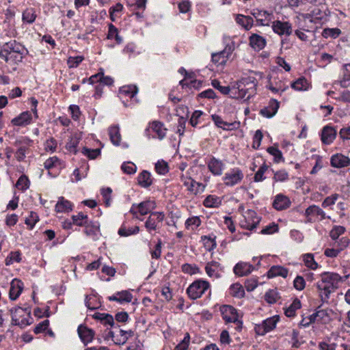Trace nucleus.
<instances>
[{
  "label": "nucleus",
  "instance_id": "nucleus-1",
  "mask_svg": "<svg viewBox=\"0 0 350 350\" xmlns=\"http://www.w3.org/2000/svg\"><path fill=\"white\" fill-rule=\"evenodd\" d=\"M321 280L316 284L319 297L323 303H327L329 295L339 288V284L346 281L349 275L343 277L337 273L323 272L321 274Z\"/></svg>",
  "mask_w": 350,
  "mask_h": 350
},
{
  "label": "nucleus",
  "instance_id": "nucleus-2",
  "mask_svg": "<svg viewBox=\"0 0 350 350\" xmlns=\"http://www.w3.org/2000/svg\"><path fill=\"white\" fill-rule=\"evenodd\" d=\"M25 50L24 46L16 40L5 43L0 51V57L5 62H8L9 57L14 53L23 54Z\"/></svg>",
  "mask_w": 350,
  "mask_h": 350
},
{
  "label": "nucleus",
  "instance_id": "nucleus-3",
  "mask_svg": "<svg viewBox=\"0 0 350 350\" xmlns=\"http://www.w3.org/2000/svg\"><path fill=\"white\" fill-rule=\"evenodd\" d=\"M210 287L207 281L203 280H197L193 282L187 289V293L192 299L200 298Z\"/></svg>",
  "mask_w": 350,
  "mask_h": 350
},
{
  "label": "nucleus",
  "instance_id": "nucleus-4",
  "mask_svg": "<svg viewBox=\"0 0 350 350\" xmlns=\"http://www.w3.org/2000/svg\"><path fill=\"white\" fill-rule=\"evenodd\" d=\"M257 85L256 79L254 77H248L243 78L238 84V89L240 94H242L244 97L246 94H248L247 99L250 98L252 94L256 92V87Z\"/></svg>",
  "mask_w": 350,
  "mask_h": 350
},
{
  "label": "nucleus",
  "instance_id": "nucleus-5",
  "mask_svg": "<svg viewBox=\"0 0 350 350\" xmlns=\"http://www.w3.org/2000/svg\"><path fill=\"white\" fill-rule=\"evenodd\" d=\"M220 311L224 320L227 323L232 322L237 323L239 325V327H242V321L239 320L237 310L234 307L228 305H224L220 308Z\"/></svg>",
  "mask_w": 350,
  "mask_h": 350
},
{
  "label": "nucleus",
  "instance_id": "nucleus-6",
  "mask_svg": "<svg viewBox=\"0 0 350 350\" xmlns=\"http://www.w3.org/2000/svg\"><path fill=\"white\" fill-rule=\"evenodd\" d=\"M243 178V174L241 170L238 168L232 169L230 172L225 174L224 178L225 184L228 186H233L239 183Z\"/></svg>",
  "mask_w": 350,
  "mask_h": 350
},
{
  "label": "nucleus",
  "instance_id": "nucleus-7",
  "mask_svg": "<svg viewBox=\"0 0 350 350\" xmlns=\"http://www.w3.org/2000/svg\"><path fill=\"white\" fill-rule=\"evenodd\" d=\"M271 27L273 31L280 36H289L292 33V26L288 22L275 21L273 22Z\"/></svg>",
  "mask_w": 350,
  "mask_h": 350
},
{
  "label": "nucleus",
  "instance_id": "nucleus-8",
  "mask_svg": "<svg viewBox=\"0 0 350 350\" xmlns=\"http://www.w3.org/2000/svg\"><path fill=\"white\" fill-rule=\"evenodd\" d=\"M251 14L256 19V22L262 26H269V22L271 19V14L265 10L254 9Z\"/></svg>",
  "mask_w": 350,
  "mask_h": 350
},
{
  "label": "nucleus",
  "instance_id": "nucleus-9",
  "mask_svg": "<svg viewBox=\"0 0 350 350\" xmlns=\"http://www.w3.org/2000/svg\"><path fill=\"white\" fill-rule=\"evenodd\" d=\"M164 215L160 212H153L148 217L145 222V227L148 230L157 229V221L161 222L163 220Z\"/></svg>",
  "mask_w": 350,
  "mask_h": 350
},
{
  "label": "nucleus",
  "instance_id": "nucleus-10",
  "mask_svg": "<svg viewBox=\"0 0 350 350\" xmlns=\"http://www.w3.org/2000/svg\"><path fill=\"white\" fill-rule=\"evenodd\" d=\"M23 289V283L18 280L14 279L10 284V288L9 291V297L11 300H16Z\"/></svg>",
  "mask_w": 350,
  "mask_h": 350
},
{
  "label": "nucleus",
  "instance_id": "nucleus-11",
  "mask_svg": "<svg viewBox=\"0 0 350 350\" xmlns=\"http://www.w3.org/2000/svg\"><path fill=\"white\" fill-rule=\"evenodd\" d=\"M279 107L280 103L275 99H271L267 107L260 109V113L264 117L268 118H272L277 113Z\"/></svg>",
  "mask_w": 350,
  "mask_h": 350
},
{
  "label": "nucleus",
  "instance_id": "nucleus-12",
  "mask_svg": "<svg viewBox=\"0 0 350 350\" xmlns=\"http://www.w3.org/2000/svg\"><path fill=\"white\" fill-rule=\"evenodd\" d=\"M77 332L81 340L85 345L91 342L94 336V330L82 325L78 327Z\"/></svg>",
  "mask_w": 350,
  "mask_h": 350
},
{
  "label": "nucleus",
  "instance_id": "nucleus-13",
  "mask_svg": "<svg viewBox=\"0 0 350 350\" xmlns=\"http://www.w3.org/2000/svg\"><path fill=\"white\" fill-rule=\"evenodd\" d=\"M336 137V131L329 126L323 127L321 132V141L325 144H331Z\"/></svg>",
  "mask_w": 350,
  "mask_h": 350
},
{
  "label": "nucleus",
  "instance_id": "nucleus-14",
  "mask_svg": "<svg viewBox=\"0 0 350 350\" xmlns=\"http://www.w3.org/2000/svg\"><path fill=\"white\" fill-rule=\"evenodd\" d=\"M290 204L291 201L288 198L282 194L277 195L273 202V207L278 211L288 208Z\"/></svg>",
  "mask_w": 350,
  "mask_h": 350
},
{
  "label": "nucleus",
  "instance_id": "nucleus-15",
  "mask_svg": "<svg viewBox=\"0 0 350 350\" xmlns=\"http://www.w3.org/2000/svg\"><path fill=\"white\" fill-rule=\"evenodd\" d=\"M350 159L342 154H336L331 157V165L334 167H343L349 165Z\"/></svg>",
  "mask_w": 350,
  "mask_h": 350
},
{
  "label": "nucleus",
  "instance_id": "nucleus-16",
  "mask_svg": "<svg viewBox=\"0 0 350 350\" xmlns=\"http://www.w3.org/2000/svg\"><path fill=\"white\" fill-rule=\"evenodd\" d=\"M253 265L243 262H238L234 267V273L239 276L250 274L254 270Z\"/></svg>",
  "mask_w": 350,
  "mask_h": 350
},
{
  "label": "nucleus",
  "instance_id": "nucleus-17",
  "mask_svg": "<svg viewBox=\"0 0 350 350\" xmlns=\"http://www.w3.org/2000/svg\"><path fill=\"white\" fill-rule=\"evenodd\" d=\"M249 39L250 46L254 49L261 50L266 45V40L256 33H252Z\"/></svg>",
  "mask_w": 350,
  "mask_h": 350
},
{
  "label": "nucleus",
  "instance_id": "nucleus-18",
  "mask_svg": "<svg viewBox=\"0 0 350 350\" xmlns=\"http://www.w3.org/2000/svg\"><path fill=\"white\" fill-rule=\"evenodd\" d=\"M31 120V114L29 111H24L18 116L12 120V123L16 126H24L29 124Z\"/></svg>",
  "mask_w": 350,
  "mask_h": 350
},
{
  "label": "nucleus",
  "instance_id": "nucleus-19",
  "mask_svg": "<svg viewBox=\"0 0 350 350\" xmlns=\"http://www.w3.org/2000/svg\"><path fill=\"white\" fill-rule=\"evenodd\" d=\"M288 273V270L286 268L279 265H274L268 271L267 277L271 278L276 276H282L285 278L287 277Z\"/></svg>",
  "mask_w": 350,
  "mask_h": 350
},
{
  "label": "nucleus",
  "instance_id": "nucleus-20",
  "mask_svg": "<svg viewBox=\"0 0 350 350\" xmlns=\"http://www.w3.org/2000/svg\"><path fill=\"white\" fill-rule=\"evenodd\" d=\"M208 167L209 170L214 175H221L224 167V163L221 161L213 157L210 160Z\"/></svg>",
  "mask_w": 350,
  "mask_h": 350
},
{
  "label": "nucleus",
  "instance_id": "nucleus-21",
  "mask_svg": "<svg viewBox=\"0 0 350 350\" xmlns=\"http://www.w3.org/2000/svg\"><path fill=\"white\" fill-rule=\"evenodd\" d=\"M236 22L241 25L245 30H250L254 25V20L252 16H244L243 14L237 15Z\"/></svg>",
  "mask_w": 350,
  "mask_h": 350
},
{
  "label": "nucleus",
  "instance_id": "nucleus-22",
  "mask_svg": "<svg viewBox=\"0 0 350 350\" xmlns=\"http://www.w3.org/2000/svg\"><path fill=\"white\" fill-rule=\"evenodd\" d=\"M137 181L138 184L142 187L147 188L150 187L152 183L150 173L146 170H143L138 175Z\"/></svg>",
  "mask_w": 350,
  "mask_h": 350
},
{
  "label": "nucleus",
  "instance_id": "nucleus-23",
  "mask_svg": "<svg viewBox=\"0 0 350 350\" xmlns=\"http://www.w3.org/2000/svg\"><path fill=\"white\" fill-rule=\"evenodd\" d=\"M212 120L214 122L215 124L219 127L221 128L224 130H232L234 128L236 122L229 123L225 122L222 120V118L216 114H213L211 116Z\"/></svg>",
  "mask_w": 350,
  "mask_h": 350
},
{
  "label": "nucleus",
  "instance_id": "nucleus-24",
  "mask_svg": "<svg viewBox=\"0 0 350 350\" xmlns=\"http://www.w3.org/2000/svg\"><path fill=\"white\" fill-rule=\"evenodd\" d=\"M86 221L87 224L83 226H85L84 232L88 236H96L99 231V224L96 221H90L89 219Z\"/></svg>",
  "mask_w": 350,
  "mask_h": 350
},
{
  "label": "nucleus",
  "instance_id": "nucleus-25",
  "mask_svg": "<svg viewBox=\"0 0 350 350\" xmlns=\"http://www.w3.org/2000/svg\"><path fill=\"white\" fill-rule=\"evenodd\" d=\"M156 207V204L154 201L147 200L139 203L137 205L139 213L142 215H145L148 213L151 210Z\"/></svg>",
  "mask_w": 350,
  "mask_h": 350
},
{
  "label": "nucleus",
  "instance_id": "nucleus-26",
  "mask_svg": "<svg viewBox=\"0 0 350 350\" xmlns=\"http://www.w3.org/2000/svg\"><path fill=\"white\" fill-rule=\"evenodd\" d=\"M305 215L308 217V221H311V219L309 217L310 215H320L321 219H323L325 218V212L316 205H311L308 208H306Z\"/></svg>",
  "mask_w": 350,
  "mask_h": 350
},
{
  "label": "nucleus",
  "instance_id": "nucleus-27",
  "mask_svg": "<svg viewBox=\"0 0 350 350\" xmlns=\"http://www.w3.org/2000/svg\"><path fill=\"white\" fill-rule=\"evenodd\" d=\"M109 135L111 142L115 146H119L121 141V135L120 133L119 127L113 126L109 129Z\"/></svg>",
  "mask_w": 350,
  "mask_h": 350
},
{
  "label": "nucleus",
  "instance_id": "nucleus-28",
  "mask_svg": "<svg viewBox=\"0 0 350 350\" xmlns=\"http://www.w3.org/2000/svg\"><path fill=\"white\" fill-rule=\"evenodd\" d=\"M26 312V313L28 314V315H30L31 310L29 308H23L21 307H16L12 308L10 310V312L12 315V324L14 325H18L20 326V321H18V318L17 317L18 312Z\"/></svg>",
  "mask_w": 350,
  "mask_h": 350
},
{
  "label": "nucleus",
  "instance_id": "nucleus-29",
  "mask_svg": "<svg viewBox=\"0 0 350 350\" xmlns=\"http://www.w3.org/2000/svg\"><path fill=\"white\" fill-rule=\"evenodd\" d=\"M57 212H66L72 210V204L70 202L65 200L64 197L59 198V200L55 206Z\"/></svg>",
  "mask_w": 350,
  "mask_h": 350
},
{
  "label": "nucleus",
  "instance_id": "nucleus-30",
  "mask_svg": "<svg viewBox=\"0 0 350 350\" xmlns=\"http://www.w3.org/2000/svg\"><path fill=\"white\" fill-rule=\"evenodd\" d=\"M301 306V301L299 299L295 298L293 303L285 310V315L288 317H293L295 315V311Z\"/></svg>",
  "mask_w": 350,
  "mask_h": 350
},
{
  "label": "nucleus",
  "instance_id": "nucleus-31",
  "mask_svg": "<svg viewBox=\"0 0 350 350\" xmlns=\"http://www.w3.org/2000/svg\"><path fill=\"white\" fill-rule=\"evenodd\" d=\"M154 132L157 134L158 138L162 139L165 136L166 129L163 127V124L159 121H154L151 126Z\"/></svg>",
  "mask_w": 350,
  "mask_h": 350
},
{
  "label": "nucleus",
  "instance_id": "nucleus-32",
  "mask_svg": "<svg viewBox=\"0 0 350 350\" xmlns=\"http://www.w3.org/2000/svg\"><path fill=\"white\" fill-rule=\"evenodd\" d=\"M120 94L133 98L137 93V88L135 85L123 86L120 88Z\"/></svg>",
  "mask_w": 350,
  "mask_h": 350
},
{
  "label": "nucleus",
  "instance_id": "nucleus-33",
  "mask_svg": "<svg viewBox=\"0 0 350 350\" xmlns=\"http://www.w3.org/2000/svg\"><path fill=\"white\" fill-rule=\"evenodd\" d=\"M221 202L219 198L209 195L205 198L204 205L206 207H218Z\"/></svg>",
  "mask_w": 350,
  "mask_h": 350
},
{
  "label": "nucleus",
  "instance_id": "nucleus-34",
  "mask_svg": "<svg viewBox=\"0 0 350 350\" xmlns=\"http://www.w3.org/2000/svg\"><path fill=\"white\" fill-rule=\"evenodd\" d=\"M139 228L137 226L128 229H126L124 226H122L118 230V234L121 237H128L131 234H136L139 232Z\"/></svg>",
  "mask_w": 350,
  "mask_h": 350
},
{
  "label": "nucleus",
  "instance_id": "nucleus-35",
  "mask_svg": "<svg viewBox=\"0 0 350 350\" xmlns=\"http://www.w3.org/2000/svg\"><path fill=\"white\" fill-rule=\"evenodd\" d=\"M280 298L279 293L275 289L268 291L265 295V299L269 304H274Z\"/></svg>",
  "mask_w": 350,
  "mask_h": 350
},
{
  "label": "nucleus",
  "instance_id": "nucleus-36",
  "mask_svg": "<svg viewBox=\"0 0 350 350\" xmlns=\"http://www.w3.org/2000/svg\"><path fill=\"white\" fill-rule=\"evenodd\" d=\"M189 180L190 183V187H189V191L193 192L195 194L204 191L205 187L203 184L198 183L191 178H189Z\"/></svg>",
  "mask_w": 350,
  "mask_h": 350
},
{
  "label": "nucleus",
  "instance_id": "nucleus-37",
  "mask_svg": "<svg viewBox=\"0 0 350 350\" xmlns=\"http://www.w3.org/2000/svg\"><path fill=\"white\" fill-rule=\"evenodd\" d=\"M231 295L233 297L241 298L244 297L245 291L243 286L239 283H235L231 285Z\"/></svg>",
  "mask_w": 350,
  "mask_h": 350
},
{
  "label": "nucleus",
  "instance_id": "nucleus-38",
  "mask_svg": "<svg viewBox=\"0 0 350 350\" xmlns=\"http://www.w3.org/2000/svg\"><path fill=\"white\" fill-rule=\"evenodd\" d=\"M308 85L307 80L304 77H300L291 84V87L296 90H306Z\"/></svg>",
  "mask_w": 350,
  "mask_h": 350
},
{
  "label": "nucleus",
  "instance_id": "nucleus-39",
  "mask_svg": "<svg viewBox=\"0 0 350 350\" xmlns=\"http://www.w3.org/2000/svg\"><path fill=\"white\" fill-rule=\"evenodd\" d=\"M304 261L305 265L308 268L315 270L318 267V264L314 260V256L312 254H306L304 255Z\"/></svg>",
  "mask_w": 350,
  "mask_h": 350
},
{
  "label": "nucleus",
  "instance_id": "nucleus-40",
  "mask_svg": "<svg viewBox=\"0 0 350 350\" xmlns=\"http://www.w3.org/2000/svg\"><path fill=\"white\" fill-rule=\"evenodd\" d=\"M341 31L338 28H326L322 32V36L325 38H336L339 36Z\"/></svg>",
  "mask_w": 350,
  "mask_h": 350
},
{
  "label": "nucleus",
  "instance_id": "nucleus-41",
  "mask_svg": "<svg viewBox=\"0 0 350 350\" xmlns=\"http://www.w3.org/2000/svg\"><path fill=\"white\" fill-rule=\"evenodd\" d=\"M279 320L278 316H275L271 318H268L263 321L262 324L267 332H270L275 327L277 322Z\"/></svg>",
  "mask_w": 350,
  "mask_h": 350
},
{
  "label": "nucleus",
  "instance_id": "nucleus-42",
  "mask_svg": "<svg viewBox=\"0 0 350 350\" xmlns=\"http://www.w3.org/2000/svg\"><path fill=\"white\" fill-rule=\"evenodd\" d=\"M72 223L79 226H83L88 220V217L87 215L83 214V213H79L77 215L72 216Z\"/></svg>",
  "mask_w": 350,
  "mask_h": 350
},
{
  "label": "nucleus",
  "instance_id": "nucleus-43",
  "mask_svg": "<svg viewBox=\"0 0 350 350\" xmlns=\"http://www.w3.org/2000/svg\"><path fill=\"white\" fill-rule=\"evenodd\" d=\"M267 152L274 157L275 162L279 163L284 161L282 152L278 148L270 146L267 148Z\"/></svg>",
  "mask_w": 350,
  "mask_h": 350
},
{
  "label": "nucleus",
  "instance_id": "nucleus-44",
  "mask_svg": "<svg viewBox=\"0 0 350 350\" xmlns=\"http://www.w3.org/2000/svg\"><path fill=\"white\" fill-rule=\"evenodd\" d=\"M182 271L189 275H193L200 272L198 267L196 265L185 263L181 267Z\"/></svg>",
  "mask_w": 350,
  "mask_h": 350
},
{
  "label": "nucleus",
  "instance_id": "nucleus-45",
  "mask_svg": "<svg viewBox=\"0 0 350 350\" xmlns=\"http://www.w3.org/2000/svg\"><path fill=\"white\" fill-rule=\"evenodd\" d=\"M36 14L33 9H27L23 13V21L28 23L34 22Z\"/></svg>",
  "mask_w": 350,
  "mask_h": 350
},
{
  "label": "nucleus",
  "instance_id": "nucleus-46",
  "mask_svg": "<svg viewBox=\"0 0 350 350\" xmlns=\"http://www.w3.org/2000/svg\"><path fill=\"white\" fill-rule=\"evenodd\" d=\"M118 297L120 301H119L120 304H122L124 302L130 303L132 301L133 295L128 291H122L117 292Z\"/></svg>",
  "mask_w": 350,
  "mask_h": 350
},
{
  "label": "nucleus",
  "instance_id": "nucleus-47",
  "mask_svg": "<svg viewBox=\"0 0 350 350\" xmlns=\"http://www.w3.org/2000/svg\"><path fill=\"white\" fill-rule=\"evenodd\" d=\"M82 153L86 155L89 159H94L100 154V150L99 148L90 149L84 147L82 150Z\"/></svg>",
  "mask_w": 350,
  "mask_h": 350
},
{
  "label": "nucleus",
  "instance_id": "nucleus-48",
  "mask_svg": "<svg viewBox=\"0 0 350 350\" xmlns=\"http://www.w3.org/2000/svg\"><path fill=\"white\" fill-rule=\"evenodd\" d=\"M213 87L218 90L221 94L228 95L230 92L229 86H222L220 85V82L217 79H213L211 82Z\"/></svg>",
  "mask_w": 350,
  "mask_h": 350
},
{
  "label": "nucleus",
  "instance_id": "nucleus-49",
  "mask_svg": "<svg viewBox=\"0 0 350 350\" xmlns=\"http://www.w3.org/2000/svg\"><path fill=\"white\" fill-rule=\"evenodd\" d=\"M267 169L268 165H267L265 163L262 165L254 175V181L259 182L265 180V177L264 176V174L267 170Z\"/></svg>",
  "mask_w": 350,
  "mask_h": 350
},
{
  "label": "nucleus",
  "instance_id": "nucleus-50",
  "mask_svg": "<svg viewBox=\"0 0 350 350\" xmlns=\"http://www.w3.org/2000/svg\"><path fill=\"white\" fill-rule=\"evenodd\" d=\"M29 180L25 175L21 176L16 182V187L23 191L29 188Z\"/></svg>",
  "mask_w": 350,
  "mask_h": 350
},
{
  "label": "nucleus",
  "instance_id": "nucleus-51",
  "mask_svg": "<svg viewBox=\"0 0 350 350\" xmlns=\"http://www.w3.org/2000/svg\"><path fill=\"white\" fill-rule=\"evenodd\" d=\"M155 170L159 174L164 175L169 171L167 163L163 161H158L155 164Z\"/></svg>",
  "mask_w": 350,
  "mask_h": 350
},
{
  "label": "nucleus",
  "instance_id": "nucleus-52",
  "mask_svg": "<svg viewBox=\"0 0 350 350\" xmlns=\"http://www.w3.org/2000/svg\"><path fill=\"white\" fill-rule=\"evenodd\" d=\"M226 57L223 54L222 51H220L219 53L212 54V61L215 64H225L227 60Z\"/></svg>",
  "mask_w": 350,
  "mask_h": 350
},
{
  "label": "nucleus",
  "instance_id": "nucleus-53",
  "mask_svg": "<svg viewBox=\"0 0 350 350\" xmlns=\"http://www.w3.org/2000/svg\"><path fill=\"white\" fill-rule=\"evenodd\" d=\"M345 231V228L343 226H336L331 230L329 234L333 240H336Z\"/></svg>",
  "mask_w": 350,
  "mask_h": 350
},
{
  "label": "nucleus",
  "instance_id": "nucleus-54",
  "mask_svg": "<svg viewBox=\"0 0 350 350\" xmlns=\"http://www.w3.org/2000/svg\"><path fill=\"white\" fill-rule=\"evenodd\" d=\"M38 221V216L36 213L31 212L30 215L25 219V224L32 229L36 223Z\"/></svg>",
  "mask_w": 350,
  "mask_h": 350
},
{
  "label": "nucleus",
  "instance_id": "nucleus-55",
  "mask_svg": "<svg viewBox=\"0 0 350 350\" xmlns=\"http://www.w3.org/2000/svg\"><path fill=\"white\" fill-rule=\"evenodd\" d=\"M293 286L298 291L303 290L306 286L304 278L302 276L297 275L293 281Z\"/></svg>",
  "mask_w": 350,
  "mask_h": 350
},
{
  "label": "nucleus",
  "instance_id": "nucleus-56",
  "mask_svg": "<svg viewBox=\"0 0 350 350\" xmlns=\"http://www.w3.org/2000/svg\"><path fill=\"white\" fill-rule=\"evenodd\" d=\"M263 137V135L262 132L260 130H257L254 134V139H253V144L252 147L254 149H258L259 146H260V142L262 141V139Z\"/></svg>",
  "mask_w": 350,
  "mask_h": 350
},
{
  "label": "nucleus",
  "instance_id": "nucleus-57",
  "mask_svg": "<svg viewBox=\"0 0 350 350\" xmlns=\"http://www.w3.org/2000/svg\"><path fill=\"white\" fill-rule=\"evenodd\" d=\"M189 334L187 333L183 340L174 348V350H187L189 346Z\"/></svg>",
  "mask_w": 350,
  "mask_h": 350
},
{
  "label": "nucleus",
  "instance_id": "nucleus-58",
  "mask_svg": "<svg viewBox=\"0 0 350 350\" xmlns=\"http://www.w3.org/2000/svg\"><path fill=\"white\" fill-rule=\"evenodd\" d=\"M83 60V57H70L68 59V64L70 68H76Z\"/></svg>",
  "mask_w": 350,
  "mask_h": 350
},
{
  "label": "nucleus",
  "instance_id": "nucleus-59",
  "mask_svg": "<svg viewBox=\"0 0 350 350\" xmlns=\"http://www.w3.org/2000/svg\"><path fill=\"white\" fill-rule=\"evenodd\" d=\"M203 114V112L199 110L195 111L190 118L189 123L193 127H196L198 123V119Z\"/></svg>",
  "mask_w": 350,
  "mask_h": 350
},
{
  "label": "nucleus",
  "instance_id": "nucleus-60",
  "mask_svg": "<svg viewBox=\"0 0 350 350\" xmlns=\"http://www.w3.org/2000/svg\"><path fill=\"white\" fill-rule=\"evenodd\" d=\"M49 325V320H44L42 322L38 324L36 327L34 328V333L38 334L42 332H44L46 329L48 328Z\"/></svg>",
  "mask_w": 350,
  "mask_h": 350
},
{
  "label": "nucleus",
  "instance_id": "nucleus-61",
  "mask_svg": "<svg viewBox=\"0 0 350 350\" xmlns=\"http://www.w3.org/2000/svg\"><path fill=\"white\" fill-rule=\"evenodd\" d=\"M129 163H124L122 165L121 168H122V171L124 173L128 174H134L136 172V166L133 163H131V165H129Z\"/></svg>",
  "mask_w": 350,
  "mask_h": 350
},
{
  "label": "nucleus",
  "instance_id": "nucleus-62",
  "mask_svg": "<svg viewBox=\"0 0 350 350\" xmlns=\"http://www.w3.org/2000/svg\"><path fill=\"white\" fill-rule=\"evenodd\" d=\"M278 230V226L275 224V223H273L271 225H269L266 226L265 228H263L261 230V234H272L275 232H277Z\"/></svg>",
  "mask_w": 350,
  "mask_h": 350
},
{
  "label": "nucleus",
  "instance_id": "nucleus-63",
  "mask_svg": "<svg viewBox=\"0 0 350 350\" xmlns=\"http://www.w3.org/2000/svg\"><path fill=\"white\" fill-rule=\"evenodd\" d=\"M288 173L284 170H280L275 173L273 179L275 181H284L288 178Z\"/></svg>",
  "mask_w": 350,
  "mask_h": 350
},
{
  "label": "nucleus",
  "instance_id": "nucleus-64",
  "mask_svg": "<svg viewBox=\"0 0 350 350\" xmlns=\"http://www.w3.org/2000/svg\"><path fill=\"white\" fill-rule=\"evenodd\" d=\"M180 12L187 13L190 10L191 3L189 1H183L178 5Z\"/></svg>",
  "mask_w": 350,
  "mask_h": 350
}]
</instances>
